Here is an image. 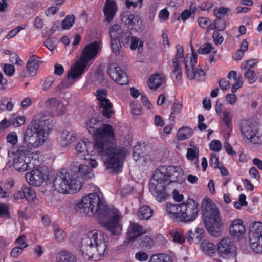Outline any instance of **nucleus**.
Segmentation results:
<instances>
[{
    "instance_id": "1a4fd4ad",
    "label": "nucleus",
    "mask_w": 262,
    "mask_h": 262,
    "mask_svg": "<svg viewBox=\"0 0 262 262\" xmlns=\"http://www.w3.org/2000/svg\"><path fill=\"white\" fill-rule=\"evenodd\" d=\"M23 148L18 147L14 154L13 159V167L18 171H25L39 166L42 158L38 152L28 153L23 150Z\"/></svg>"
},
{
    "instance_id": "393cba45",
    "label": "nucleus",
    "mask_w": 262,
    "mask_h": 262,
    "mask_svg": "<svg viewBox=\"0 0 262 262\" xmlns=\"http://www.w3.org/2000/svg\"><path fill=\"white\" fill-rule=\"evenodd\" d=\"M165 82V79L161 74H155L148 80V86L150 89L156 90Z\"/></svg>"
},
{
    "instance_id": "a18cd8bd",
    "label": "nucleus",
    "mask_w": 262,
    "mask_h": 262,
    "mask_svg": "<svg viewBox=\"0 0 262 262\" xmlns=\"http://www.w3.org/2000/svg\"><path fill=\"white\" fill-rule=\"evenodd\" d=\"M9 206L4 203H0V217L10 219L11 216Z\"/></svg>"
},
{
    "instance_id": "20e7f679",
    "label": "nucleus",
    "mask_w": 262,
    "mask_h": 262,
    "mask_svg": "<svg viewBox=\"0 0 262 262\" xmlns=\"http://www.w3.org/2000/svg\"><path fill=\"white\" fill-rule=\"evenodd\" d=\"M78 171L73 173H69L63 169L57 173L53 181L55 190L62 194L74 193L79 191L83 185V180L94 178L93 169L86 164H80Z\"/></svg>"
},
{
    "instance_id": "052dcab7",
    "label": "nucleus",
    "mask_w": 262,
    "mask_h": 262,
    "mask_svg": "<svg viewBox=\"0 0 262 262\" xmlns=\"http://www.w3.org/2000/svg\"><path fill=\"white\" fill-rule=\"evenodd\" d=\"M230 9L229 8L221 7L217 9H214V13L217 18H221V17L226 14Z\"/></svg>"
},
{
    "instance_id": "603ef678",
    "label": "nucleus",
    "mask_w": 262,
    "mask_h": 262,
    "mask_svg": "<svg viewBox=\"0 0 262 262\" xmlns=\"http://www.w3.org/2000/svg\"><path fill=\"white\" fill-rule=\"evenodd\" d=\"M6 140L7 142L12 145H15L18 141L16 133L14 132L9 133L6 137Z\"/></svg>"
},
{
    "instance_id": "ea45409f",
    "label": "nucleus",
    "mask_w": 262,
    "mask_h": 262,
    "mask_svg": "<svg viewBox=\"0 0 262 262\" xmlns=\"http://www.w3.org/2000/svg\"><path fill=\"white\" fill-rule=\"evenodd\" d=\"M198 52L201 54H206L212 52L215 54L217 51L211 43H206L198 49Z\"/></svg>"
},
{
    "instance_id": "7c9ffc66",
    "label": "nucleus",
    "mask_w": 262,
    "mask_h": 262,
    "mask_svg": "<svg viewBox=\"0 0 262 262\" xmlns=\"http://www.w3.org/2000/svg\"><path fill=\"white\" fill-rule=\"evenodd\" d=\"M57 262H77L76 256L64 251H61L57 257Z\"/></svg>"
},
{
    "instance_id": "774afa93",
    "label": "nucleus",
    "mask_w": 262,
    "mask_h": 262,
    "mask_svg": "<svg viewBox=\"0 0 262 262\" xmlns=\"http://www.w3.org/2000/svg\"><path fill=\"white\" fill-rule=\"evenodd\" d=\"M54 82V78L52 76H48L46 78L44 84L43 90L48 91L50 89L53 82Z\"/></svg>"
},
{
    "instance_id": "72a5a7b5",
    "label": "nucleus",
    "mask_w": 262,
    "mask_h": 262,
    "mask_svg": "<svg viewBox=\"0 0 262 262\" xmlns=\"http://www.w3.org/2000/svg\"><path fill=\"white\" fill-rule=\"evenodd\" d=\"M148 262H172V259L167 254L159 253L152 255Z\"/></svg>"
},
{
    "instance_id": "4468645a",
    "label": "nucleus",
    "mask_w": 262,
    "mask_h": 262,
    "mask_svg": "<svg viewBox=\"0 0 262 262\" xmlns=\"http://www.w3.org/2000/svg\"><path fill=\"white\" fill-rule=\"evenodd\" d=\"M236 249V246L232 240L229 237H226L218 243L216 251L219 257L227 259L235 256Z\"/></svg>"
},
{
    "instance_id": "0eeeda50",
    "label": "nucleus",
    "mask_w": 262,
    "mask_h": 262,
    "mask_svg": "<svg viewBox=\"0 0 262 262\" xmlns=\"http://www.w3.org/2000/svg\"><path fill=\"white\" fill-rule=\"evenodd\" d=\"M202 220L208 232L214 237L220 235L223 226L220 212L209 198H205L202 204Z\"/></svg>"
},
{
    "instance_id": "e433bc0d",
    "label": "nucleus",
    "mask_w": 262,
    "mask_h": 262,
    "mask_svg": "<svg viewBox=\"0 0 262 262\" xmlns=\"http://www.w3.org/2000/svg\"><path fill=\"white\" fill-rule=\"evenodd\" d=\"M248 49V43L246 39L244 40L240 45V49L233 55V59L234 60L242 59L244 55L245 52Z\"/></svg>"
},
{
    "instance_id": "58836bf2",
    "label": "nucleus",
    "mask_w": 262,
    "mask_h": 262,
    "mask_svg": "<svg viewBox=\"0 0 262 262\" xmlns=\"http://www.w3.org/2000/svg\"><path fill=\"white\" fill-rule=\"evenodd\" d=\"M169 235L174 242L182 244L185 242V237L179 231L176 230H170Z\"/></svg>"
},
{
    "instance_id": "6e6552de",
    "label": "nucleus",
    "mask_w": 262,
    "mask_h": 262,
    "mask_svg": "<svg viewBox=\"0 0 262 262\" xmlns=\"http://www.w3.org/2000/svg\"><path fill=\"white\" fill-rule=\"evenodd\" d=\"M166 210L169 217L177 222H192L198 216V204L189 198L180 204L167 203Z\"/></svg>"
},
{
    "instance_id": "8fccbe9b",
    "label": "nucleus",
    "mask_w": 262,
    "mask_h": 262,
    "mask_svg": "<svg viewBox=\"0 0 262 262\" xmlns=\"http://www.w3.org/2000/svg\"><path fill=\"white\" fill-rule=\"evenodd\" d=\"M177 52L175 55V57L172 59H176V60H184L185 57L184 53V48L182 46L180 45H178L176 46Z\"/></svg>"
},
{
    "instance_id": "4c0bfd02",
    "label": "nucleus",
    "mask_w": 262,
    "mask_h": 262,
    "mask_svg": "<svg viewBox=\"0 0 262 262\" xmlns=\"http://www.w3.org/2000/svg\"><path fill=\"white\" fill-rule=\"evenodd\" d=\"M75 16L73 14L68 15L62 21V28L63 30L70 29L75 21Z\"/></svg>"
},
{
    "instance_id": "c9c22d12",
    "label": "nucleus",
    "mask_w": 262,
    "mask_h": 262,
    "mask_svg": "<svg viewBox=\"0 0 262 262\" xmlns=\"http://www.w3.org/2000/svg\"><path fill=\"white\" fill-rule=\"evenodd\" d=\"M138 243L141 247L144 249H150L154 244L153 239L147 235H145L139 238Z\"/></svg>"
},
{
    "instance_id": "4d7b16f0",
    "label": "nucleus",
    "mask_w": 262,
    "mask_h": 262,
    "mask_svg": "<svg viewBox=\"0 0 262 262\" xmlns=\"http://www.w3.org/2000/svg\"><path fill=\"white\" fill-rule=\"evenodd\" d=\"M243 85V80L241 77H239L235 80V82L231 88V91L233 93L237 92V91Z\"/></svg>"
},
{
    "instance_id": "473e14b6",
    "label": "nucleus",
    "mask_w": 262,
    "mask_h": 262,
    "mask_svg": "<svg viewBox=\"0 0 262 262\" xmlns=\"http://www.w3.org/2000/svg\"><path fill=\"white\" fill-rule=\"evenodd\" d=\"M201 247L202 250L209 256H212L215 253V246L211 242L204 240L202 243Z\"/></svg>"
},
{
    "instance_id": "de8ad7c7",
    "label": "nucleus",
    "mask_w": 262,
    "mask_h": 262,
    "mask_svg": "<svg viewBox=\"0 0 262 262\" xmlns=\"http://www.w3.org/2000/svg\"><path fill=\"white\" fill-rule=\"evenodd\" d=\"M183 108V105L180 102H174L171 108L170 113V118L173 120L175 119L176 116L179 114Z\"/></svg>"
},
{
    "instance_id": "6e6d98bb",
    "label": "nucleus",
    "mask_w": 262,
    "mask_h": 262,
    "mask_svg": "<svg viewBox=\"0 0 262 262\" xmlns=\"http://www.w3.org/2000/svg\"><path fill=\"white\" fill-rule=\"evenodd\" d=\"M142 3L143 0H125L126 6L128 8H135L138 6L141 7Z\"/></svg>"
},
{
    "instance_id": "bb28decb",
    "label": "nucleus",
    "mask_w": 262,
    "mask_h": 262,
    "mask_svg": "<svg viewBox=\"0 0 262 262\" xmlns=\"http://www.w3.org/2000/svg\"><path fill=\"white\" fill-rule=\"evenodd\" d=\"M35 55L31 56L26 64V68L34 76L37 73L38 69L39 61L36 59Z\"/></svg>"
},
{
    "instance_id": "9b49d317",
    "label": "nucleus",
    "mask_w": 262,
    "mask_h": 262,
    "mask_svg": "<svg viewBox=\"0 0 262 262\" xmlns=\"http://www.w3.org/2000/svg\"><path fill=\"white\" fill-rule=\"evenodd\" d=\"M75 149L77 156L81 159L88 161L90 168H95L98 165L97 161L92 157L94 156L95 150V143L89 141L88 139L80 140L76 144Z\"/></svg>"
},
{
    "instance_id": "dca6fc26",
    "label": "nucleus",
    "mask_w": 262,
    "mask_h": 262,
    "mask_svg": "<svg viewBox=\"0 0 262 262\" xmlns=\"http://www.w3.org/2000/svg\"><path fill=\"white\" fill-rule=\"evenodd\" d=\"M101 49V42L97 41L86 45L82 51L80 60L88 64L90 60L97 55L100 52Z\"/></svg>"
},
{
    "instance_id": "5fc2aeb1",
    "label": "nucleus",
    "mask_w": 262,
    "mask_h": 262,
    "mask_svg": "<svg viewBox=\"0 0 262 262\" xmlns=\"http://www.w3.org/2000/svg\"><path fill=\"white\" fill-rule=\"evenodd\" d=\"M25 248H26V245L16 246L12 249L10 253L11 256L13 257H17L23 252Z\"/></svg>"
},
{
    "instance_id": "09e8293b",
    "label": "nucleus",
    "mask_w": 262,
    "mask_h": 262,
    "mask_svg": "<svg viewBox=\"0 0 262 262\" xmlns=\"http://www.w3.org/2000/svg\"><path fill=\"white\" fill-rule=\"evenodd\" d=\"M3 70L6 75L12 77L15 72V68L13 64H5L3 67Z\"/></svg>"
},
{
    "instance_id": "2f4dec72",
    "label": "nucleus",
    "mask_w": 262,
    "mask_h": 262,
    "mask_svg": "<svg viewBox=\"0 0 262 262\" xmlns=\"http://www.w3.org/2000/svg\"><path fill=\"white\" fill-rule=\"evenodd\" d=\"M192 134L191 128L188 126L181 127L177 132V139L181 141L190 138Z\"/></svg>"
},
{
    "instance_id": "a19ab883",
    "label": "nucleus",
    "mask_w": 262,
    "mask_h": 262,
    "mask_svg": "<svg viewBox=\"0 0 262 262\" xmlns=\"http://www.w3.org/2000/svg\"><path fill=\"white\" fill-rule=\"evenodd\" d=\"M132 33L128 30H125L123 33L119 36L118 40L121 42L124 47H128L130 42Z\"/></svg>"
},
{
    "instance_id": "f257e3e1",
    "label": "nucleus",
    "mask_w": 262,
    "mask_h": 262,
    "mask_svg": "<svg viewBox=\"0 0 262 262\" xmlns=\"http://www.w3.org/2000/svg\"><path fill=\"white\" fill-rule=\"evenodd\" d=\"M76 207L82 216H92L94 214L99 216V224L112 234L119 235L121 234V216L119 210L114 208H110L101 193H89L77 203Z\"/></svg>"
},
{
    "instance_id": "cd10ccee",
    "label": "nucleus",
    "mask_w": 262,
    "mask_h": 262,
    "mask_svg": "<svg viewBox=\"0 0 262 262\" xmlns=\"http://www.w3.org/2000/svg\"><path fill=\"white\" fill-rule=\"evenodd\" d=\"M85 124L88 132L94 135L102 123L95 118L91 117L86 121Z\"/></svg>"
},
{
    "instance_id": "69168bd1",
    "label": "nucleus",
    "mask_w": 262,
    "mask_h": 262,
    "mask_svg": "<svg viewBox=\"0 0 262 262\" xmlns=\"http://www.w3.org/2000/svg\"><path fill=\"white\" fill-rule=\"evenodd\" d=\"M216 27V30L218 31H223L225 28V22L223 19L222 18H216L214 20Z\"/></svg>"
},
{
    "instance_id": "c756f323",
    "label": "nucleus",
    "mask_w": 262,
    "mask_h": 262,
    "mask_svg": "<svg viewBox=\"0 0 262 262\" xmlns=\"http://www.w3.org/2000/svg\"><path fill=\"white\" fill-rule=\"evenodd\" d=\"M76 140V136L75 133L66 130L62 132L61 134V143L62 146H67Z\"/></svg>"
},
{
    "instance_id": "79ce46f5",
    "label": "nucleus",
    "mask_w": 262,
    "mask_h": 262,
    "mask_svg": "<svg viewBox=\"0 0 262 262\" xmlns=\"http://www.w3.org/2000/svg\"><path fill=\"white\" fill-rule=\"evenodd\" d=\"M199 156V149L196 146L193 148H187V154L186 155L187 160L192 161L195 159H198Z\"/></svg>"
},
{
    "instance_id": "49530a36",
    "label": "nucleus",
    "mask_w": 262,
    "mask_h": 262,
    "mask_svg": "<svg viewBox=\"0 0 262 262\" xmlns=\"http://www.w3.org/2000/svg\"><path fill=\"white\" fill-rule=\"evenodd\" d=\"M110 46L114 53L116 55H119L120 53L121 42L118 39L110 38Z\"/></svg>"
},
{
    "instance_id": "412c9836",
    "label": "nucleus",
    "mask_w": 262,
    "mask_h": 262,
    "mask_svg": "<svg viewBox=\"0 0 262 262\" xmlns=\"http://www.w3.org/2000/svg\"><path fill=\"white\" fill-rule=\"evenodd\" d=\"M117 10L118 7L116 2L113 0H106L103 9L104 20L108 23H111L115 17Z\"/></svg>"
},
{
    "instance_id": "37998d69",
    "label": "nucleus",
    "mask_w": 262,
    "mask_h": 262,
    "mask_svg": "<svg viewBox=\"0 0 262 262\" xmlns=\"http://www.w3.org/2000/svg\"><path fill=\"white\" fill-rule=\"evenodd\" d=\"M24 198L28 201H33L36 197L35 193L30 186H23Z\"/></svg>"
},
{
    "instance_id": "ddd939ff",
    "label": "nucleus",
    "mask_w": 262,
    "mask_h": 262,
    "mask_svg": "<svg viewBox=\"0 0 262 262\" xmlns=\"http://www.w3.org/2000/svg\"><path fill=\"white\" fill-rule=\"evenodd\" d=\"M240 129L242 135L246 137L247 143L254 145L261 144L262 142L260 137L258 135V130L249 121H242Z\"/></svg>"
},
{
    "instance_id": "4be33fe9",
    "label": "nucleus",
    "mask_w": 262,
    "mask_h": 262,
    "mask_svg": "<svg viewBox=\"0 0 262 262\" xmlns=\"http://www.w3.org/2000/svg\"><path fill=\"white\" fill-rule=\"evenodd\" d=\"M145 233L142 226L137 223H130L125 237V243H129Z\"/></svg>"
},
{
    "instance_id": "39448f33",
    "label": "nucleus",
    "mask_w": 262,
    "mask_h": 262,
    "mask_svg": "<svg viewBox=\"0 0 262 262\" xmlns=\"http://www.w3.org/2000/svg\"><path fill=\"white\" fill-rule=\"evenodd\" d=\"M52 127L48 116L41 113L38 114L26 129L23 142L18 147H22L24 151L31 153L32 148L38 147L44 143L46 140L45 134H48Z\"/></svg>"
},
{
    "instance_id": "c03bdc74",
    "label": "nucleus",
    "mask_w": 262,
    "mask_h": 262,
    "mask_svg": "<svg viewBox=\"0 0 262 262\" xmlns=\"http://www.w3.org/2000/svg\"><path fill=\"white\" fill-rule=\"evenodd\" d=\"M232 119L230 112L226 110L224 111L221 122L228 129H229L232 127Z\"/></svg>"
},
{
    "instance_id": "f704fd0d",
    "label": "nucleus",
    "mask_w": 262,
    "mask_h": 262,
    "mask_svg": "<svg viewBox=\"0 0 262 262\" xmlns=\"http://www.w3.org/2000/svg\"><path fill=\"white\" fill-rule=\"evenodd\" d=\"M124 30L119 25L114 24L110 29L109 35L110 38L118 39Z\"/></svg>"
},
{
    "instance_id": "b1692460",
    "label": "nucleus",
    "mask_w": 262,
    "mask_h": 262,
    "mask_svg": "<svg viewBox=\"0 0 262 262\" xmlns=\"http://www.w3.org/2000/svg\"><path fill=\"white\" fill-rule=\"evenodd\" d=\"M87 64L79 59V61L76 62L73 68L68 72L67 78L68 79H75L80 76L84 72Z\"/></svg>"
},
{
    "instance_id": "864d4df0",
    "label": "nucleus",
    "mask_w": 262,
    "mask_h": 262,
    "mask_svg": "<svg viewBox=\"0 0 262 262\" xmlns=\"http://www.w3.org/2000/svg\"><path fill=\"white\" fill-rule=\"evenodd\" d=\"M209 148L213 151L219 152L221 150L222 145L220 141L213 140L210 143Z\"/></svg>"
},
{
    "instance_id": "a878e982",
    "label": "nucleus",
    "mask_w": 262,
    "mask_h": 262,
    "mask_svg": "<svg viewBox=\"0 0 262 262\" xmlns=\"http://www.w3.org/2000/svg\"><path fill=\"white\" fill-rule=\"evenodd\" d=\"M204 237V230L202 228H196L194 232L189 230L188 232L187 241L191 243L193 241L196 243H199Z\"/></svg>"
},
{
    "instance_id": "f3484780",
    "label": "nucleus",
    "mask_w": 262,
    "mask_h": 262,
    "mask_svg": "<svg viewBox=\"0 0 262 262\" xmlns=\"http://www.w3.org/2000/svg\"><path fill=\"white\" fill-rule=\"evenodd\" d=\"M107 72L112 80L120 85H125L129 82L127 74L116 63L110 64L108 66Z\"/></svg>"
},
{
    "instance_id": "680f3d73",
    "label": "nucleus",
    "mask_w": 262,
    "mask_h": 262,
    "mask_svg": "<svg viewBox=\"0 0 262 262\" xmlns=\"http://www.w3.org/2000/svg\"><path fill=\"white\" fill-rule=\"evenodd\" d=\"M148 255L146 252L139 251L135 254V258L139 261H145L148 259Z\"/></svg>"
},
{
    "instance_id": "f03ea898",
    "label": "nucleus",
    "mask_w": 262,
    "mask_h": 262,
    "mask_svg": "<svg viewBox=\"0 0 262 262\" xmlns=\"http://www.w3.org/2000/svg\"><path fill=\"white\" fill-rule=\"evenodd\" d=\"M94 135L95 150L100 156L107 158L105 161L106 169H111L115 174L121 172L127 152L124 147H117L113 127L102 124Z\"/></svg>"
},
{
    "instance_id": "338daca9",
    "label": "nucleus",
    "mask_w": 262,
    "mask_h": 262,
    "mask_svg": "<svg viewBox=\"0 0 262 262\" xmlns=\"http://www.w3.org/2000/svg\"><path fill=\"white\" fill-rule=\"evenodd\" d=\"M212 37L216 45L221 44L224 40L223 36L218 31H215L213 32Z\"/></svg>"
},
{
    "instance_id": "3c124183",
    "label": "nucleus",
    "mask_w": 262,
    "mask_h": 262,
    "mask_svg": "<svg viewBox=\"0 0 262 262\" xmlns=\"http://www.w3.org/2000/svg\"><path fill=\"white\" fill-rule=\"evenodd\" d=\"M66 236V234L62 229L59 228L55 229L54 237L57 241L60 242L63 241Z\"/></svg>"
},
{
    "instance_id": "7ed1b4c3",
    "label": "nucleus",
    "mask_w": 262,
    "mask_h": 262,
    "mask_svg": "<svg viewBox=\"0 0 262 262\" xmlns=\"http://www.w3.org/2000/svg\"><path fill=\"white\" fill-rule=\"evenodd\" d=\"M183 170L173 165H161L154 171L149 190L156 200L161 202L167 196L166 187L171 183L182 184L185 180Z\"/></svg>"
},
{
    "instance_id": "9d476101",
    "label": "nucleus",
    "mask_w": 262,
    "mask_h": 262,
    "mask_svg": "<svg viewBox=\"0 0 262 262\" xmlns=\"http://www.w3.org/2000/svg\"><path fill=\"white\" fill-rule=\"evenodd\" d=\"M198 61V56L194 53L187 54L184 59L185 73L187 77L190 80L204 81L206 79V73L201 68H195Z\"/></svg>"
},
{
    "instance_id": "5701e85b",
    "label": "nucleus",
    "mask_w": 262,
    "mask_h": 262,
    "mask_svg": "<svg viewBox=\"0 0 262 262\" xmlns=\"http://www.w3.org/2000/svg\"><path fill=\"white\" fill-rule=\"evenodd\" d=\"M229 231L232 236L237 238L242 236L245 231L243 221L239 219L233 221L230 226Z\"/></svg>"
},
{
    "instance_id": "bf43d9fd",
    "label": "nucleus",
    "mask_w": 262,
    "mask_h": 262,
    "mask_svg": "<svg viewBox=\"0 0 262 262\" xmlns=\"http://www.w3.org/2000/svg\"><path fill=\"white\" fill-rule=\"evenodd\" d=\"M10 61L18 66H23V60L20 58L19 56L16 54L13 53L10 55Z\"/></svg>"
},
{
    "instance_id": "a211bd4d",
    "label": "nucleus",
    "mask_w": 262,
    "mask_h": 262,
    "mask_svg": "<svg viewBox=\"0 0 262 262\" xmlns=\"http://www.w3.org/2000/svg\"><path fill=\"white\" fill-rule=\"evenodd\" d=\"M121 20L130 30L136 31L141 29L142 22L139 16L129 11H124L120 15Z\"/></svg>"
},
{
    "instance_id": "c85d7f7f",
    "label": "nucleus",
    "mask_w": 262,
    "mask_h": 262,
    "mask_svg": "<svg viewBox=\"0 0 262 262\" xmlns=\"http://www.w3.org/2000/svg\"><path fill=\"white\" fill-rule=\"evenodd\" d=\"M153 210L147 205H143L140 207L137 216L140 220H147L153 215Z\"/></svg>"
},
{
    "instance_id": "6ab92c4d",
    "label": "nucleus",
    "mask_w": 262,
    "mask_h": 262,
    "mask_svg": "<svg viewBox=\"0 0 262 262\" xmlns=\"http://www.w3.org/2000/svg\"><path fill=\"white\" fill-rule=\"evenodd\" d=\"M38 167L32 169L30 172H28L25 175L27 182L30 185L39 186L42 184L45 180L46 174L42 172Z\"/></svg>"
},
{
    "instance_id": "aec40b11",
    "label": "nucleus",
    "mask_w": 262,
    "mask_h": 262,
    "mask_svg": "<svg viewBox=\"0 0 262 262\" xmlns=\"http://www.w3.org/2000/svg\"><path fill=\"white\" fill-rule=\"evenodd\" d=\"M45 105L47 108L51 110L52 116H60L66 113V106L56 98L47 99L45 102Z\"/></svg>"
},
{
    "instance_id": "423d86ee",
    "label": "nucleus",
    "mask_w": 262,
    "mask_h": 262,
    "mask_svg": "<svg viewBox=\"0 0 262 262\" xmlns=\"http://www.w3.org/2000/svg\"><path fill=\"white\" fill-rule=\"evenodd\" d=\"M108 245V238L103 232L91 231L82 238L80 252L84 259L88 260H93L96 252L99 258L93 260L97 261L107 254Z\"/></svg>"
},
{
    "instance_id": "f8f14e48",
    "label": "nucleus",
    "mask_w": 262,
    "mask_h": 262,
    "mask_svg": "<svg viewBox=\"0 0 262 262\" xmlns=\"http://www.w3.org/2000/svg\"><path fill=\"white\" fill-rule=\"evenodd\" d=\"M249 239L251 249L256 253H262V222L250 225Z\"/></svg>"
},
{
    "instance_id": "0e129e2a",
    "label": "nucleus",
    "mask_w": 262,
    "mask_h": 262,
    "mask_svg": "<svg viewBox=\"0 0 262 262\" xmlns=\"http://www.w3.org/2000/svg\"><path fill=\"white\" fill-rule=\"evenodd\" d=\"M256 63V59H249L246 62L243 63L242 66L244 69H247L248 70H251L250 69L253 68Z\"/></svg>"
},
{
    "instance_id": "e2e57ef3",
    "label": "nucleus",
    "mask_w": 262,
    "mask_h": 262,
    "mask_svg": "<svg viewBox=\"0 0 262 262\" xmlns=\"http://www.w3.org/2000/svg\"><path fill=\"white\" fill-rule=\"evenodd\" d=\"M209 165L211 167L216 168L219 167V157L215 154L210 155Z\"/></svg>"
},
{
    "instance_id": "2eb2a0df",
    "label": "nucleus",
    "mask_w": 262,
    "mask_h": 262,
    "mask_svg": "<svg viewBox=\"0 0 262 262\" xmlns=\"http://www.w3.org/2000/svg\"><path fill=\"white\" fill-rule=\"evenodd\" d=\"M107 95V90L105 89H102L97 91L96 96L99 102V107L100 108L102 109V115L105 117L110 118L114 114V111L112 110V104L106 98Z\"/></svg>"
},
{
    "instance_id": "13d9d810",
    "label": "nucleus",
    "mask_w": 262,
    "mask_h": 262,
    "mask_svg": "<svg viewBox=\"0 0 262 262\" xmlns=\"http://www.w3.org/2000/svg\"><path fill=\"white\" fill-rule=\"evenodd\" d=\"M245 77L246 78L248 79L250 83H253L256 80L255 73L252 70H247L245 73Z\"/></svg>"
}]
</instances>
